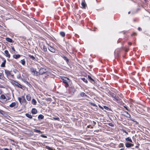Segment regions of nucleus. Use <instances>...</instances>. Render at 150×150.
<instances>
[{
  "instance_id": "58836bf2",
  "label": "nucleus",
  "mask_w": 150,
  "mask_h": 150,
  "mask_svg": "<svg viewBox=\"0 0 150 150\" xmlns=\"http://www.w3.org/2000/svg\"><path fill=\"white\" fill-rule=\"evenodd\" d=\"M11 48L12 50H13V51L15 52V49L13 47L11 46Z\"/></svg>"
},
{
  "instance_id": "473e14b6",
  "label": "nucleus",
  "mask_w": 150,
  "mask_h": 150,
  "mask_svg": "<svg viewBox=\"0 0 150 150\" xmlns=\"http://www.w3.org/2000/svg\"><path fill=\"white\" fill-rule=\"evenodd\" d=\"M43 49L44 51L45 52H46L47 51V47L45 45H43Z\"/></svg>"
},
{
  "instance_id": "0e129e2a",
  "label": "nucleus",
  "mask_w": 150,
  "mask_h": 150,
  "mask_svg": "<svg viewBox=\"0 0 150 150\" xmlns=\"http://www.w3.org/2000/svg\"><path fill=\"white\" fill-rule=\"evenodd\" d=\"M129 45H131V43H130L129 44Z\"/></svg>"
},
{
  "instance_id": "c9c22d12",
  "label": "nucleus",
  "mask_w": 150,
  "mask_h": 150,
  "mask_svg": "<svg viewBox=\"0 0 150 150\" xmlns=\"http://www.w3.org/2000/svg\"><path fill=\"white\" fill-rule=\"evenodd\" d=\"M2 78H3V74L1 73H0V79H2Z\"/></svg>"
},
{
  "instance_id": "c85d7f7f",
  "label": "nucleus",
  "mask_w": 150,
  "mask_h": 150,
  "mask_svg": "<svg viewBox=\"0 0 150 150\" xmlns=\"http://www.w3.org/2000/svg\"><path fill=\"white\" fill-rule=\"evenodd\" d=\"M82 80L85 82L87 83H88V81L85 78H83L82 79Z\"/></svg>"
},
{
  "instance_id": "37998d69",
  "label": "nucleus",
  "mask_w": 150,
  "mask_h": 150,
  "mask_svg": "<svg viewBox=\"0 0 150 150\" xmlns=\"http://www.w3.org/2000/svg\"><path fill=\"white\" fill-rule=\"evenodd\" d=\"M32 118V116L31 115L29 114V118Z\"/></svg>"
},
{
  "instance_id": "f03ea898",
  "label": "nucleus",
  "mask_w": 150,
  "mask_h": 150,
  "mask_svg": "<svg viewBox=\"0 0 150 150\" xmlns=\"http://www.w3.org/2000/svg\"><path fill=\"white\" fill-rule=\"evenodd\" d=\"M11 83L13 86H15L18 88H20L22 89V86L18 83V82L14 81L13 80H12L11 82Z\"/></svg>"
},
{
  "instance_id": "2eb2a0df",
  "label": "nucleus",
  "mask_w": 150,
  "mask_h": 150,
  "mask_svg": "<svg viewBox=\"0 0 150 150\" xmlns=\"http://www.w3.org/2000/svg\"><path fill=\"white\" fill-rule=\"evenodd\" d=\"M37 101L34 99H33L32 100L31 103L34 105H36L37 104Z\"/></svg>"
},
{
  "instance_id": "4be33fe9",
  "label": "nucleus",
  "mask_w": 150,
  "mask_h": 150,
  "mask_svg": "<svg viewBox=\"0 0 150 150\" xmlns=\"http://www.w3.org/2000/svg\"><path fill=\"white\" fill-rule=\"evenodd\" d=\"M6 40L8 42H12L13 40L9 38H6Z\"/></svg>"
},
{
  "instance_id": "9b49d317",
  "label": "nucleus",
  "mask_w": 150,
  "mask_h": 150,
  "mask_svg": "<svg viewBox=\"0 0 150 150\" xmlns=\"http://www.w3.org/2000/svg\"><path fill=\"white\" fill-rule=\"evenodd\" d=\"M4 52L5 54V55L8 58H9L10 57V55L8 52L7 50H6L4 51Z\"/></svg>"
},
{
  "instance_id": "4c0bfd02",
  "label": "nucleus",
  "mask_w": 150,
  "mask_h": 150,
  "mask_svg": "<svg viewBox=\"0 0 150 150\" xmlns=\"http://www.w3.org/2000/svg\"><path fill=\"white\" fill-rule=\"evenodd\" d=\"M120 147H123V144H120L119 145Z\"/></svg>"
},
{
  "instance_id": "79ce46f5",
  "label": "nucleus",
  "mask_w": 150,
  "mask_h": 150,
  "mask_svg": "<svg viewBox=\"0 0 150 150\" xmlns=\"http://www.w3.org/2000/svg\"><path fill=\"white\" fill-rule=\"evenodd\" d=\"M124 107L125 108V109L128 111H129V110L128 109L127 107L126 106H124Z\"/></svg>"
},
{
  "instance_id": "393cba45",
  "label": "nucleus",
  "mask_w": 150,
  "mask_h": 150,
  "mask_svg": "<svg viewBox=\"0 0 150 150\" xmlns=\"http://www.w3.org/2000/svg\"><path fill=\"white\" fill-rule=\"evenodd\" d=\"M88 78L89 79L90 81L91 82H94V80L91 77V76H89V75L88 76Z\"/></svg>"
},
{
  "instance_id": "f704fd0d",
  "label": "nucleus",
  "mask_w": 150,
  "mask_h": 150,
  "mask_svg": "<svg viewBox=\"0 0 150 150\" xmlns=\"http://www.w3.org/2000/svg\"><path fill=\"white\" fill-rule=\"evenodd\" d=\"M126 117H127V118H129L130 119L131 118V116H130V115L129 114H128L126 116Z\"/></svg>"
},
{
  "instance_id": "aec40b11",
  "label": "nucleus",
  "mask_w": 150,
  "mask_h": 150,
  "mask_svg": "<svg viewBox=\"0 0 150 150\" xmlns=\"http://www.w3.org/2000/svg\"><path fill=\"white\" fill-rule=\"evenodd\" d=\"M6 61L5 59H4V61L1 64V66L2 67H5V64L6 63Z\"/></svg>"
},
{
  "instance_id": "a19ab883",
  "label": "nucleus",
  "mask_w": 150,
  "mask_h": 150,
  "mask_svg": "<svg viewBox=\"0 0 150 150\" xmlns=\"http://www.w3.org/2000/svg\"><path fill=\"white\" fill-rule=\"evenodd\" d=\"M41 136L43 138H46L47 137L46 136H45L44 135H41Z\"/></svg>"
},
{
  "instance_id": "412c9836",
  "label": "nucleus",
  "mask_w": 150,
  "mask_h": 150,
  "mask_svg": "<svg viewBox=\"0 0 150 150\" xmlns=\"http://www.w3.org/2000/svg\"><path fill=\"white\" fill-rule=\"evenodd\" d=\"M20 57V55L19 54H17V55L15 54V55H14L13 56V58H14L15 59H16L18 58H19Z\"/></svg>"
},
{
  "instance_id": "e2e57ef3",
  "label": "nucleus",
  "mask_w": 150,
  "mask_h": 150,
  "mask_svg": "<svg viewBox=\"0 0 150 150\" xmlns=\"http://www.w3.org/2000/svg\"><path fill=\"white\" fill-rule=\"evenodd\" d=\"M50 98H49L48 99V100H50Z\"/></svg>"
},
{
  "instance_id": "680f3d73",
  "label": "nucleus",
  "mask_w": 150,
  "mask_h": 150,
  "mask_svg": "<svg viewBox=\"0 0 150 150\" xmlns=\"http://www.w3.org/2000/svg\"><path fill=\"white\" fill-rule=\"evenodd\" d=\"M130 13V11L128 13L129 14Z\"/></svg>"
},
{
  "instance_id": "603ef678",
  "label": "nucleus",
  "mask_w": 150,
  "mask_h": 150,
  "mask_svg": "<svg viewBox=\"0 0 150 150\" xmlns=\"http://www.w3.org/2000/svg\"><path fill=\"white\" fill-rule=\"evenodd\" d=\"M25 115L27 117H28V113L26 114Z\"/></svg>"
},
{
  "instance_id": "f3484780",
  "label": "nucleus",
  "mask_w": 150,
  "mask_h": 150,
  "mask_svg": "<svg viewBox=\"0 0 150 150\" xmlns=\"http://www.w3.org/2000/svg\"><path fill=\"white\" fill-rule=\"evenodd\" d=\"M16 76H17V78L18 79L20 78L21 77V76L19 72L18 71H16Z\"/></svg>"
},
{
  "instance_id": "39448f33",
  "label": "nucleus",
  "mask_w": 150,
  "mask_h": 150,
  "mask_svg": "<svg viewBox=\"0 0 150 150\" xmlns=\"http://www.w3.org/2000/svg\"><path fill=\"white\" fill-rule=\"evenodd\" d=\"M30 71L32 74L35 76H38V72L36 71L35 69L33 68H31Z\"/></svg>"
},
{
  "instance_id": "1a4fd4ad",
  "label": "nucleus",
  "mask_w": 150,
  "mask_h": 150,
  "mask_svg": "<svg viewBox=\"0 0 150 150\" xmlns=\"http://www.w3.org/2000/svg\"><path fill=\"white\" fill-rule=\"evenodd\" d=\"M69 91L71 93H74L75 92L76 90L74 87H70L69 89Z\"/></svg>"
},
{
  "instance_id": "dca6fc26",
  "label": "nucleus",
  "mask_w": 150,
  "mask_h": 150,
  "mask_svg": "<svg viewBox=\"0 0 150 150\" xmlns=\"http://www.w3.org/2000/svg\"><path fill=\"white\" fill-rule=\"evenodd\" d=\"M33 20V21H34L35 22V23L37 24H38L39 25H40V24L41 22L39 21H38L36 20H35L34 18H32Z\"/></svg>"
},
{
  "instance_id": "6ab92c4d",
  "label": "nucleus",
  "mask_w": 150,
  "mask_h": 150,
  "mask_svg": "<svg viewBox=\"0 0 150 150\" xmlns=\"http://www.w3.org/2000/svg\"><path fill=\"white\" fill-rule=\"evenodd\" d=\"M5 73L7 76H9L11 74L10 71L8 70H5Z\"/></svg>"
},
{
  "instance_id": "b1692460",
  "label": "nucleus",
  "mask_w": 150,
  "mask_h": 150,
  "mask_svg": "<svg viewBox=\"0 0 150 150\" xmlns=\"http://www.w3.org/2000/svg\"><path fill=\"white\" fill-rule=\"evenodd\" d=\"M127 141H129L130 142L132 143V141L131 139L129 137H128L125 139Z\"/></svg>"
},
{
  "instance_id": "a211bd4d",
  "label": "nucleus",
  "mask_w": 150,
  "mask_h": 150,
  "mask_svg": "<svg viewBox=\"0 0 150 150\" xmlns=\"http://www.w3.org/2000/svg\"><path fill=\"white\" fill-rule=\"evenodd\" d=\"M62 57L66 61V62L68 64L69 61L67 57L64 56H62Z\"/></svg>"
},
{
  "instance_id": "72a5a7b5",
  "label": "nucleus",
  "mask_w": 150,
  "mask_h": 150,
  "mask_svg": "<svg viewBox=\"0 0 150 150\" xmlns=\"http://www.w3.org/2000/svg\"><path fill=\"white\" fill-rule=\"evenodd\" d=\"M131 120H132L135 122L136 123V124H138V122L137 121H135L133 118H131L130 119Z\"/></svg>"
},
{
  "instance_id": "ea45409f",
  "label": "nucleus",
  "mask_w": 150,
  "mask_h": 150,
  "mask_svg": "<svg viewBox=\"0 0 150 150\" xmlns=\"http://www.w3.org/2000/svg\"><path fill=\"white\" fill-rule=\"evenodd\" d=\"M109 125L111 127H113L114 126L113 124H112L111 123H109Z\"/></svg>"
},
{
  "instance_id": "6e6552de",
  "label": "nucleus",
  "mask_w": 150,
  "mask_h": 150,
  "mask_svg": "<svg viewBox=\"0 0 150 150\" xmlns=\"http://www.w3.org/2000/svg\"><path fill=\"white\" fill-rule=\"evenodd\" d=\"M29 57L30 59H31L32 61L34 62L36 60L35 57L30 55H29Z\"/></svg>"
},
{
  "instance_id": "cd10ccee",
  "label": "nucleus",
  "mask_w": 150,
  "mask_h": 150,
  "mask_svg": "<svg viewBox=\"0 0 150 150\" xmlns=\"http://www.w3.org/2000/svg\"><path fill=\"white\" fill-rule=\"evenodd\" d=\"M60 35L62 37H64L65 35V33L64 32H61L60 33Z\"/></svg>"
},
{
  "instance_id": "9d476101",
  "label": "nucleus",
  "mask_w": 150,
  "mask_h": 150,
  "mask_svg": "<svg viewBox=\"0 0 150 150\" xmlns=\"http://www.w3.org/2000/svg\"><path fill=\"white\" fill-rule=\"evenodd\" d=\"M48 49L50 51L54 53L55 52V49L50 46L48 47Z\"/></svg>"
},
{
  "instance_id": "052dcab7",
  "label": "nucleus",
  "mask_w": 150,
  "mask_h": 150,
  "mask_svg": "<svg viewBox=\"0 0 150 150\" xmlns=\"http://www.w3.org/2000/svg\"><path fill=\"white\" fill-rule=\"evenodd\" d=\"M30 98H31L30 97V99L29 98L28 100H30Z\"/></svg>"
},
{
  "instance_id": "bf43d9fd",
  "label": "nucleus",
  "mask_w": 150,
  "mask_h": 150,
  "mask_svg": "<svg viewBox=\"0 0 150 150\" xmlns=\"http://www.w3.org/2000/svg\"><path fill=\"white\" fill-rule=\"evenodd\" d=\"M134 34V35H136V33H135L134 34Z\"/></svg>"
},
{
  "instance_id": "2f4dec72",
  "label": "nucleus",
  "mask_w": 150,
  "mask_h": 150,
  "mask_svg": "<svg viewBox=\"0 0 150 150\" xmlns=\"http://www.w3.org/2000/svg\"><path fill=\"white\" fill-rule=\"evenodd\" d=\"M21 63H22V64L24 65L25 64V60H24V59L21 60Z\"/></svg>"
},
{
  "instance_id": "5fc2aeb1",
  "label": "nucleus",
  "mask_w": 150,
  "mask_h": 150,
  "mask_svg": "<svg viewBox=\"0 0 150 150\" xmlns=\"http://www.w3.org/2000/svg\"><path fill=\"white\" fill-rule=\"evenodd\" d=\"M68 86H67V84H66V86H65L66 87H68Z\"/></svg>"
},
{
  "instance_id": "4468645a",
  "label": "nucleus",
  "mask_w": 150,
  "mask_h": 150,
  "mask_svg": "<svg viewBox=\"0 0 150 150\" xmlns=\"http://www.w3.org/2000/svg\"><path fill=\"white\" fill-rule=\"evenodd\" d=\"M31 112L33 114H35L37 113V110L35 108H33L31 111Z\"/></svg>"
},
{
  "instance_id": "13d9d810",
  "label": "nucleus",
  "mask_w": 150,
  "mask_h": 150,
  "mask_svg": "<svg viewBox=\"0 0 150 150\" xmlns=\"http://www.w3.org/2000/svg\"><path fill=\"white\" fill-rule=\"evenodd\" d=\"M28 95H27L26 96V98H27V100H28Z\"/></svg>"
},
{
  "instance_id": "ddd939ff",
  "label": "nucleus",
  "mask_w": 150,
  "mask_h": 150,
  "mask_svg": "<svg viewBox=\"0 0 150 150\" xmlns=\"http://www.w3.org/2000/svg\"><path fill=\"white\" fill-rule=\"evenodd\" d=\"M81 5H82L83 8H85L86 7V4L84 0H83L82 1V3H81Z\"/></svg>"
},
{
  "instance_id": "0eeeda50",
  "label": "nucleus",
  "mask_w": 150,
  "mask_h": 150,
  "mask_svg": "<svg viewBox=\"0 0 150 150\" xmlns=\"http://www.w3.org/2000/svg\"><path fill=\"white\" fill-rule=\"evenodd\" d=\"M47 72L46 70L44 68H40L39 71V73L40 74H42Z\"/></svg>"
},
{
  "instance_id": "e433bc0d",
  "label": "nucleus",
  "mask_w": 150,
  "mask_h": 150,
  "mask_svg": "<svg viewBox=\"0 0 150 150\" xmlns=\"http://www.w3.org/2000/svg\"><path fill=\"white\" fill-rule=\"evenodd\" d=\"M122 131L123 132H125L126 134H128V133L127 132L126 130L125 129H122Z\"/></svg>"
},
{
  "instance_id": "423d86ee",
  "label": "nucleus",
  "mask_w": 150,
  "mask_h": 150,
  "mask_svg": "<svg viewBox=\"0 0 150 150\" xmlns=\"http://www.w3.org/2000/svg\"><path fill=\"white\" fill-rule=\"evenodd\" d=\"M110 95L117 102L119 101V99H118V97L115 96V94L113 93L112 92H110Z\"/></svg>"
},
{
  "instance_id": "4d7b16f0",
  "label": "nucleus",
  "mask_w": 150,
  "mask_h": 150,
  "mask_svg": "<svg viewBox=\"0 0 150 150\" xmlns=\"http://www.w3.org/2000/svg\"><path fill=\"white\" fill-rule=\"evenodd\" d=\"M138 147V146H136V148H137Z\"/></svg>"
},
{
  "instance_id": "09e8293b",
  "label": "nucleus",
  "mask_w": 150,
  "mask_h": 150,
  "mask_svg": "<svg viewBox=\"0 0 150 150\" xmlns=\"http://www.w3.org/2000/svg\"><path fill=\"white\" fill-rule=\"evenodd\" d=\"M54 119L56 120H58L59 119V118H55Z\"/></svg>"
},
{
  "instance_id": "f257e3e1",
  "label": "nucleus",
  "mask_w": 150,
  "mask_h": 150,
  "mask_svg": "<svg viewBox=\"0 0 150 150\" xmlns=\"http://www.w3.org/2000/svg\"><path fill=\"white\" fill-rule=\"evenodd\" d=\"M11 99L10 96L8 94H2L0 96L1 102L3 103H5Z\"/></svg>"
},
{
  "instance_id": "20e7f679",
  "label": "nucleus",
  "mask_w": 150,
  "mask_h": 150,
  "mask_svg": "<svg viewBox=\"0 0 150 150\" xmlns=\"http://www.w3.org/2000/svg\"><path fill=\"white\" fill-rule=\"evenodd\" d=\"M62 79L63 80V82L65 83V84H67V86H69L68 84V82L69 81V79L66 77H63Z\"/></svg>"
},
{
  "instance_id": "a18cd8bd",
  "label": "nucleus",
  "mask_w": 150,
  "mask_h": 150,
  "mask_svg": "<svg viewBox=\"0 0 150 150\" xmlns=\"http://www.w3.org/2000/svg\"><path fill=\"white\" fill-rule=\"evenodd\" d=\"M91 105H93V106H96V104H95V103H91Z\"/></svg>"
},
{
  "instance_id": "c756f323",
  "label": "nucleus",
  "mask_w": 150,
  "mask_h": 150,
  "mask_svg": "<svg viewBox=\"0 0 150 150\" xmlns=\"http://www.w3.org/2000/svg\"><path fill=\"white\" fill-rule=\"evenodd\" d=\"M45 147L46 149H48L49 150H53L52 148L50 147L49 146H46Z\"/></svg>"
},
{
  "instance_id": "a878e982",
  "label": "nucleus",
  "mask_w": 150,
  "mask_h": 150,
  "mask_svg": "<svg viewBox=\"0 0 150 150\" xmlns=\"http://www.w3.org/2000/svg\"><path fill=\"white\" fill-rule=\"evenodd\" d=\"M44 116L42 115H40L38 116V118L39 119L42 120L44 118Z\"/></svg>"
},
{
  "instance_id": "864d4df0",
  "label": "nucleus",
  "mask_w": 150,
  "mask_h": 150,
  "mask_svg": "<svg viewBox=\"0 0 150 150\" xmlns=\"http://www.w3.org/2000/svg\"><path fill=\"white\" fill-rule=\"evenodd\" d=\"M125 113H126V114H127V115L128 114H129V113L128 112H127V111H125Z\"/></svg>"
},
{
  "instance_id": "5701e85b",
  "label": "nucleus",
  "mask_w": 150,
  "mask_h": 150,
  "mask_svg": "<svg viewBox=\"0 0 150 150\" xmlns=\"http://www.w3.org/2000/svg\"><path fill=\"white\" fill-rule=\"evenodd\" d=\"M16 105V103L15 102H13L9 106L11 108H13Z\"/></svg>"
},
{
  "instance_id": "de8ad7c7",
  "label": "nucleus",
  "mask_w": 150,
  "mask_h": 150,
  "mask_svg": "<svg viewBox=\"0 0 150 150\" xmlns=\"http://www.w3.org/2000/svg\"><path fill=\"white\" fill-rule=\"evenodd\" d=\"M138 30L139 31H140V30H141L142 29H141V28H138Z\"/></svg>"
},
{
  "instance_id": "7ed1b4c3",
  "label": "nucleus",
  "mask_w": 150,
  "mask_h": 150,
  "mask_svg": "<svg viewBox=\"0 0 150 150\" xmlns=\"http://www.w3.org/2000/svg\"><path fill=\"white\" fill-rule=\"evenodd\" d=\"M18 99L19 100L20 103H25L26 100L24 96H22L21 97H18Z\"/></svg>"
},
{
  "instance_id": "3c124183",
  "label": "nucleus",
  "mask_w": 150,
  "mask_h": 150,
  "mask_svg": "<svg viewBox=\"0 0 150 150\" xmlns=\"http://www.w3.org/2000/svg\"><path fill=\"white\" fill-rule=\"evenodd\" d=\"M104 108L105 109H106L107 108H108L105 106H104Z\"/></svg>"
},
{
  "instance_id": "6e6d98bb",
  "label": "nucleus",
  "mask_w": 150,
  "mask_h": 150,
  "mask_svg": "<svg viewBox=\"0 0 150 150\" xmlns=\"http://www.w3.org/2000/svg\"><path fill=\"white\" fill-rule=\"evenodd\" d=\"M120 150H124V149H121Z\"/></svg>"
},
{
  "instance_id": "49530a36",
  "label": "nucleus",
  "mask_w": 150,
  "mask_h": 150,
  "mask_svg": "<svg viewBox=\"0 0 150 150\" xmlns=\"http://www.w3.org/2000/svg\"><path fill=\"white\" fill-rule=\"evenodd\" d=\"M29 132H30V134H31V135H32L33 134V132H31V131L30 132L29 131Z\"/></svg>"
},
{
  "instance_id": "7c9ffc66",
  "label": "nucleus",
  "mask_w": 150,
  "mask_h": 150,
  "mask_svg": "<svg viewBox=\"0 0 150 150\" xmlns=\"http://www.w3.org/2000/svg\"><path fill=\"white\" fill-rule=\"evenodd\" d=\"M34 131L35 132L38 133H42V132L40 130H37L36 129H34Z\"/></svg>"
},
{
  "instance_id": "c03bdc74",
  "label": "nucleus",
  "mask_w": 150,
  "mask_h": 150,
  "mask_svg": "<svg viewBox=\"0 0 150 150\" xmlns=\"http://www.w3.org/2000/svg\"><path fill=\"white\" fill-rule=\"evenodd\" d=\"M4 112L2 110H0V113L1 114H3V113L2 112Z\"/></svg>"
},
{
  "instance_id": "bb28decb",
  "label": "nucleus",
  "mask_w": 150,
  "mask_h": 150,
  "mask_svg": "<svg viewBox=\"0 0 150 150\" xmlns=\"http://www.w3.org/2000/svg\"><path fill=\"white\" fill-rule=\"evenodd\" d=\"M80 95L81 96L83 97H84V96H87L86 95V94L83 93V92H82V93H80Z\"/></svg>"
},
{
  "instance_id": "8fccbe9b",
  "label": "nucleus",
  "mask_w": 150,
  "mask_h": 150,
  "mask_svg": "<svg viewBox=\"0 0 150 150\" xmlns=\"http://www.w3.org/2000/svg\"><path fill=\"white\" fill-rule=\"evenodd\" d=\"M2 93V91L1 89H0V94H1Z\"/></svg>"
},
{
  "instance_id": "f8f14e48",
  "label": "nucleus",
  "mask_w": 150,
  "mask_h": 150,
  "mask_svg": "<svg viewBox=\"0 0 150 150\" xmlns=\"http://www.w3.org/2000/svg\"><path fill=\"white\" fill-rule=\"evenodd\" d=\"M134 145L133 144L127 142L125 144V146L127 147H130Z\"/></svg>"
}]
</instances>
